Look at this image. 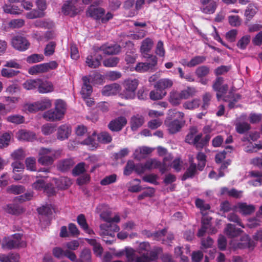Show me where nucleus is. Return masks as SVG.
Returning <instances> with one entry per match:
<instances>
[{
    "mask_svg": "<svg viewBox=\"0 0 262 262\" xmlns=\"http://www.w3.org/2000/svg\"><path fill=\"white\" fill-rule=\"evenodd\" d=\"M198 91L195 88L188 86L186 89L183 90L180 93L182 99H187L196 95Z\"/></svg>",
    "mask_w": 262,
    "mask_h": 262,
    "instance_id": "33",
    "label": "nucleus"
},
{
    "mask_svg": "<svg viewBox=\"0 0 262 262\" xmlns=\"http://www.w3.org/2000/svg\"><path fill=\"white\" fill-rule=\"evenodd\" d=\"M138 85V80L134 79H127L124 82V88H127V89H130L135 92Z\"/></svg>",
    "mask_w": 262,
    "mask_h": 262,
    "instance_id": "52",
    "label": "nucleus"
},
{
    "mask_svg": "<svg viewBox=\"0 0 262 262\" xmlns=\"http://www.w3.org/2000/svg\"><path fill=\"white\" fill-rule=\"evenodd\" d=\"M25 190L24 186L21 185H11L7 189L8 192L14 194H18L23 193Z\"/></svg>",
    "mask_w": 262,
    "mask_h": 262,
    "instance_id": "50",
    "label": "nucleus"
},
{
    "mask_svg": "<svg viewBox=\"0 0 262 262\" xmlns=\"http://www.w3.org/2000/svg\"><path fill=\"white\" fill-rule=\"evenodd\" d=\"M136 168L137 165H135L134 162L133 161H128L124 168V174L127 176L129 175L134 170L136 171Z\"/></svg>",
    "mask_w": 262,
    "mask_h": 262,
    "instance_id": "61",
    "label": "nucleus"
},
{
    "mask_svg": "<svg viewBox=\"0 0 262 262\" xmlns=\"http://www.w3.org/2000/svg\"><path fill=\"white\" fill-rule=\"evenodd\" d=\"M101 56L94 57L92 55H89L86 59L87 65L91 68H96L100 65Z\"/></svg>",
    "mask_w": 262,
    "mask_h": 262,
    "instance_id": "34",
    "label": "nucleus"
},
{
    "mask_svg": "<svg viewBox=\"0 0 262 262\" xmlns=\"http://www.w3.org/2000/svg\"><path fill=\"white\" fill-rule=\"evenodd\" d=\"M96 212L99 214L100 218L107 223H110L111 212L108 206L105 204L99 205L96 209Z\"/></svg>",
    "mask_w": 262,
    "mask_h": 262,
    "instance_id": "11",
    "label": "nucleus"
},
{
    "mask_svg": "<svg viewBox=\"0 0 262 262\" xmlns=\"http://www.w3.org/2000/svg\"><path fill=\"white\" fill-rule=\"evenodd\" d=\"M39 111L49 108L52 106V101L49 98H46L37 101Z\"/></svg>",
    "mask_w": 262,
    "mask_h": 262,
    "instance_id": "49",
    "label": "nucleus"
},
{
    "mask_svg": "<svg viewBox=\"0 0 262 262\" xmlns=\"http://www.w3.org/2000/svg\"><path fill=\"white\" fill-rule=\"evenodd\" d=\"M18 73H19V71H15L11 69H8L6 68H3L1 70V75L3 77H6L8 78H12L16 76Z\"/></svg>",
    "mask_w": 262,
    "mask_h": 262,
    "instance_id": "54",
    "label": "nucleus"
},
{
    "mask_svg": "<svg viewBox=\"0 0 262 262\" xmlns=\"http://www.w3.org/2000/svg\"><path fill=\"white\" fill-rule=\"evenodd\" d=\"M55 182L57 187L63 189L68 188L72 184L70 179L66 177H61L58 180L55 179Z\"/></svg>",
    "mask_w": 262,
    "mask_h": 262,
    "instance_id": "38",
    "label": "nucleus"
},
{
    "mask_svg": "<svg viewBox=\"0 0 262 262\" xmlns=\"http://www.w3.org/2000/svg\"><path fill=\"white\" fill-rule=\"evenodd\" d=\"M97 139L99 142L103 143H109L112 140V137L108 133L106 132H103L99 134L98 135Z\"/></svg>",
    "mask_w": 262,
    "mask_h": 262,
    "instance_id": "62",
    "label": "nucleus"
},
{
    "mask_svg": "<svg viewBox=\"0 0 262 262\" xmlns=\"http://www.w3.org/2000/svg\"><path fill=\"white\" fill-rule=\"evenodd\" d=\"M120 91V86L117 83L105 85L102 90V94L105 96L115 95Z\"/></svg>",
    "mask_w": 262,
    "mask_h": 262,
    "instance_id": "17",
    "label": "nucleus"
},
{
    "mask_svg": "<svg viewBox=\"0 0 262 262\" xmlns=\"http://www.w3.org/2000/svg\"><path fill=\"white\" fill-rule=\"evenodd\" d=\"M217 6L216 2L212 1L208 4L202 5L201 10L204 13L213 14L214 13Z\"/></svg>",
    "mask_w": 262,
    "mask_h": 262,
    "instance_id": "35",
    "label": "nucleus"
},
{
    "mask_svg": "<svg viewBox=\"0 0 262 262\" xmlns=\"http://www.w3.org/2000/svg\"><path fill=\"white\" fill-rule=\"evenodd\" d=\"M100 235L107 245H111L115 241V233L119 231V227L117 225L102 224L100 226Z\"/></svg>",
    "mask_w": 262,
    "mask_h": 262,
    "instance_id": "1",
    "label": "nucleus"
},
{
    "mask_svg": "<svg viewBox=\"0 0 262 262\" xmlns=\"http://www.w3.org/2000/svg\"><path fill=\"white\" fill-rule=\"evenodd\" d=\"M234 209L243 215H248L253 213L255 209L254 205L246 203H238L234 206Z\"/></svg>",
    "mask_w": 262,
    "mask_h": 262,
    "instance_id": "12",
    "label": "nucleus"
},
{
    "mask_svg": "<svg viewBox=\"0 0 262 262\" xmlns=\"http://www.w3.org/2000/svg\"><path fill=\"white\" fill-rule=\"evenodd\" d=\"M95 134L94 133L92 136L89 137L86 139L82 142L83 144L89 146L91 150H93L97 147V143L95 140Z\"/></svg>",
    "mask_w": 262,
    "mask_h": 262,
    "instance_id": "51",
    "label": "nucleus"
},
{
    "mask_svg": "<svg viewBox=\"0 0 262 262\" xmlns=\"http://www.w3.org/2000/svg\"><path fill=\"white\" fill-rule=\"evenodd\" d=\"M144 122V117L139 114L133 116L130 119V127L132 130H135L141 127Z\"/></svg>",
    "mask_w": 262,
    "mask_h": 262,
    "instance_id": "20",
    "label": "nucleus"
},
{
    "mask_svg": "<svg viewBox=\"0 0 262 262\" xmlns=\"http://www.w3.org/2000/svg\"><path fill=\"white\" fill-rule=\"evenodd\" d=\"M71 132V129L68 125H62L58 129L57 137L59 139L64 140L68 138Z\"/></svg>",
    "mask_w": 262,
    "mask_h": 262,
    "instance_id": "28",
    "label": "nucleus"
},
{
    "mask_svg": "<svg viewBox=\"0 0 262 262\" xmlns=\"http://www.w3.org/2000/svg\"><path fill=\"white\" fill-rule=\"evenodd\" d=\"M221 193L222 194H228L229 196L234 197L236 198H238L241 197L242 191H238L235 189H232L231 190H229L226 187H223L221 190Z\"/></svg>",
    "mask_w": 262,
    "mask_h": 262,
    "instance_id": "43",
    "label": "nucleus"
},
{
    "mask_svg": "<svg viewBox=\"0 0 262 262\" xmlns=\"http://www.w3.org/2000/svg\"><path fill=\"white\" fill-rule=\"evenodd\" d=\"M200 105L199 99L195 98L190 101L185 102L183 104V107L186 110H193L198 108Z\"/></svg>",
    "mask_w": 262,
    "mask_h": 262,
    "instance_id": "39",
    "label": "nucleus"
},
{
    "mask_svg": "<svg viewBox=\"0 0 262 262\" xmlns=\"http://www.w3.org/2000/svg\"><path fill=\"white\" fill-rule=\"evenodd\" d=\"M206 156L202 152H199L196 155V159L199 162L198 168L199 170L202 171L205 166Z\"/></svg>",
    "mask_w": 262,
    "mask_h": 262,
    "instance_id": "48",
    "label": "nucleus"
},
{
    "mask_svg": "<svg viewBox=\"0 0 262 262\" xmlns=\"http://www.w3.org/2000/svg\"><path fill=\"white\" fill-rule=\"evenodd\" d=\"M43 59V56L42 55L34 54L28 56L26 60L29 63H33L40 62Z\"/></svg>",
    "mask_w": 262,
    "mask_h": 262,
    "instance_id": "63",
    "label": "nucleus"
},
{
    "mask_svg": "<svg viewBox=\"0 0 262 262\" xmlns=\"http://www.w3.org/2000/svg\"><path fill=\"white\" fill-rule=\"evenodd\" d=\"M241 229H236L234 226L231 224H228L225 229V233L231 237L236 236L241 233Z\"/></svg>",
    "mask_w": 262,
    "mask_h": 262,
    "instance_id": "36",
    "label": "nucleus"
},
{
    "mask_svg": "<svg viewBox=\"0 0 262 262\" xmlns=\"http://www.w3.org/2000/svg\"><path fill=\"white\" fill-rule=\"evenodd\" d=\"M58 64L55 61L33 66L28 70V73L31 75H37L48 72L52 70L56 69Z\"/></svg>",
    "mask_w": 262,
    "mask_h": 262,
    "instance_id": "4",
    "label": "nucleus"
},
{
    "mask_svg": "<svg viewBox=\"0 0 262 262\" xmlns=\"http://www.w3.org/2000/svg\"><path fill=\"white\" fill-rule=\"evenodd\" d=\"M25 25V20L23 19H14L8 24V26L11 28H20Z\"/></svg>",
    "mask_w": 262,
    "mask_h": 262,
    "instance_id": "59",
    "label": "nucleus"
},
{
    "mask_svg": "<svg viewBox=\"0 0 262 262\" xmlns=\"http://www.w3.org/2000/svg\"><path fill=\"white\" fill-rule=\"evenodd\" d=\"M166 95V93L161 89H157L151 91L149 93V98L152 100L162 99Z\"/></svg>",
    "mask_w": 262,
    "mask_h": 262,
    "instance_id": "41",
    "label": "nucleus"
},
{
    "mask_svg": "<svg viewBox=\"0 0 262 262\" xmlns=\"http://www.w3.org/2000/svg\"><path fill=\"white\" fill-rule=\"evenodd\" d=\"M24 109L29 113H35L39 111L37 101L32 103L25 104Z\"/></svg>",
    "mask_w": 262,
    "mask_h": 262,
    "instance_id": "60",
    "label": "nucleus"
},
{
    "mask_svg": "<svg viewBox=\"0 0 262 262\" xmlns=\"http://www.w3.org/2000/svg\"><path fill=\"white\" fill-rule=\"evenodd\" d=\"M83 85L82 87L81 94L82 98L86 99L89 97L92 93V87L89 84L91 83L90 77L84 76L82 77Z\"/></svg>",
    "mask_w": 262,
    "mask_h": 262,
    "instance_id": "15",
    "label": "nucleus"
},
{
    "mask_svg": "<svg viewBox=\"0 0 262 262\" xmlns=\"http://www.w3.org/2000/svg\"><path fill=\"white\" fill-rule=\"evenodd\" d=\"M154 46L153 40L147 37L141 42L140 47V52L144 58H146Z\"/></svg>",
    "mask_w": 262,
    "mask_h": 262,
    "instance_id": "14",
    "label": "nucleus"
},
{
    "mask_svg": "<svg viewBox=\"0 0 262 262\" xmlns=\"http://www.w3.org/2000/svg\"><path fill=\"white\" fill-rule=\"evenodd\" d=\"M255 246L254 241L251 240L247 235L244 236L242 238V242L238 243L237 247L239 248H253Z\"/></svg>",
    "mask_w": 262,
    "mask_h": 262,
    "instance_id": "30",
    "label": "nucleus"
},
{
    "mask_svg": "<svg viewBox=\"0 0 262 262\" xmlns=\"http://www.w3.org/2000/svg\"><path fill=\"white\" fill-rule=\"evenodd\" d=\"M209 73V69L206 66L198 67L195 72L196 75L199 78H202L207 75Z\"/></svg>",
    "mask_w": 262,
    "mask_h": 262,
    "instance_id": "56",
    "label": "nucleus"
},
{
    "mask_svg": "<svg viewBox=\"0 0 262 262\" xmlns=\"http://www.w3.org/2000/svg\"><path fill=\"white\" fill-rule=\"evenodd\" d=\"M117 175L113 174L110 176H106L102 179L100 181V184L101 185L105 186L114 183L116 181Z\"/></svg>",
    "mask_w": 262,
    "mask_h": 262,
    "instance_id": "55",
    "label": "nucleus"
},
{
    "mask_svg": "<svg viewBox=\"0 0 262 262\" xmlns=\"http://www.w3.org/2000/svg\"><path fill=\"white\" fill-rule=\"evenodd\" d=\"M184 122L175 119L167 124L168 130L170 134H175L180 130Z\"/></svg>",
    "mask_w": 262,
    "mask_h": 262,
    "instance_id": "21",
    "label": "nucleus"
},
{
    "mask_svg": "<svg viewBox=\"0 0 262 262\" xmlns=\"http://www.w3.org/2000/svg\"><path fill=\"white\" fill-rule=\"evenodd\" d=\"M127 120L124 117H120L110 122L108 126L112 131L118 132L126 125Z\"/></svg>",
    "mask_w": 262,
    "mask_h": 262,
    "instance_id": "13",
    "label": "nucleus"
},
{
    "mask_svg": "<svg viewBox=\"0 0 262 262\" xmlns=\"http://www.w3.org/2000/svg\"><path fill=\"white\" fill-rule=\"evenodd\" d=\"M11 135L9 133H5L0 136V148L7 147L10 143Z\"/></svg>",
    "mask_w": 262,
    "mask_h": 262,
    "instance_id": "47",
    "label": "nucleus"
},
{
    "mask_svg": "<svg viewBox=\"0 0 262 262\" xmlns=\"http://www.w3.org/2000/svg\"><path fill=\"white\" fill-rule=\"evenodd\" d=\"M33 188L37 190L44 189L49 195H52L54 193L55 191L53 187H48L45 186V182L42 180H37L33 184Z\"/></svg>",
    "mask_w": 262,
    "mask_h": 262,
    "instance_id": "23",
    "label": "nucleus"
},
{
    "mask_svg": "<svg viewBox=\"0 0 262 262\" xmlns=\"http://www.w3.org/2000/svg\"><path fill=\"white\" fill-rule=\"evenodd\" d=\"M62 11L65 15L73 16L78 13V10L76 5L69 4H65L62 8Z\"/></svg>",
    "mask_w": 262,
    "mask_h": 262,
    "instance_id": "32",
    "label": "nucleus"
},
{
    "mask_svg": "<svg viewBox=\"0 0 262 262\" xmlns=\"http://www.w3.org/2000/svg\"><path fill=\"white\" fill-rule=\"evenodd\" d=\"M21 235L19 234H14L11 237H5L2 247L4 249H12L19 246Z\"/></svg>",
    "mask_w": 262,
    "mask_h": 262,
    "instance_id": "6",
    "label": "nucleus"
},
{
    "mask_svg": "<svg viewBox=\"0 0 262 262\" xmlns=\"http://www.w3.org/2000/svg\"><path fill=\"white\" fill-rule=\"evenodd\" d=\"M236 130L239 134H243L248 130L250 128V125L246 122L237 123L235 125Z\"/></svg>",
    "mask_w": 262,
    "mask_h": 262,
    "instance_id": "57",
    "label": "nucleus"
},
{
    "mask_svg": "<svg viewBox=\"0 0 262 262\" xmlns=\"http://www.w3.org/2000/svg\"><path fill=\"white\" fill-rule=\"evenodd\" d=\"M258 11V7L254 4H250L245 12L246 19L250 20Z\"/></svg>",
    "mask_w": 262,
    "mask_h": 262,
    "instance_id": "31",
    "label": "nucleus"
},
{
    "mask_svg": "<svg viewBox=\"0 0 262 262\" xmlns=\"http://www.w3.org/2000/svg\"><path fill=\"white\" fill-rule=\"evenodd\" d=\"M100 49L106 54H116L120 52L121 47L119 45L102 46Z\"/></svg>",
    "mask_w": 262,
    "mask_h": 262,
    "instance_id": "27",
    "label": "nucleus"
},
{
    "mask_svg": "<svg viewBox=\"0 0 262 262\" xmlns=\"http://www.w3.org/2000/svg\"><path fill=\"white\" fill-rule=\"evenodd\" d=\"M223 81L222 77H219L215 79L212 86L213 89L217 92L216 97L218 99L222 96V94L225 93L228 89L227 84L222 85Z\"/></svg>",
    "mask_w": 262,
    "mask_h": 262,
    "instance_id": "10",
    "label": "nucleus"
},
{
    "mask_svg": "<svg viewBox=\"0 0 262 262\" xmlns=\"http://www.w3.org/2000/svg\"><path fill=\"white\" fill-rule=\"evenodd\" d=\"M17 136L19 140L28 141H33L36 138L34 133L25 130H19L17 133Z\"/></svg>",
    "mask_w": 262,
    "mask_h": 262,
    "instance_id": "19",
    "label": "nucleus"
},
{
    "mask_svg": "<svg viewBox=\"0 0 262 262\" xmlns=\"http://www.w3.org/2000/svg\"><path fill=\"white\" fill-rule=\"evenodd\" d=\"M11 44L14 48L20 51L27 50L30 43L27 39L21 36H16L11 39Z\"/></svg>",
    "mask_w": 262,
    "mask_h": 262,
    "instance_id": "7",
    "label": "nucleus"
},
{
    "mask_svg": "<svg viewBox=\"0 0 262 262\" xmlns=\"http://www.w3.org/2000/svg\"><path fill=\"white\" fill-rule=\"evenodd\" d=\"M104 13L105 10L103 8L92 5L88 8L86 14L88 16L98 20L101 19Z\"/></svg>",
    "mask_w": 262,
    "mask_h": 262,
    "instance_id": "9",
    "label": "nucleus"
},
{
    "mask_svg": "<svg viewBox=\"0 0 262 262\" xmlns=\"http://www.w3.org/2000/svg\"><path fill=\"white\" fill-rule=\"evenodd\" d=\"M73 164V161L71 159L61 160L58 164V168L63 171H66L72 167Z\"/></svg>",
    "mask_w": 262,
    "mask_h": 262,
    "instance_id": "44",
    "label": "nucleus"
},
{
    "mask_svg": "<svg viewBox=\"0 0 262 262\" xmlns=\"http://www.w3.org/2000/svg\"><path fill=\"white\" fill-rule=\"evenodd\" d=\"M250 174L251 177L256 178L255 181H251L249 182L250 185L257 186L262 184V172L253 171L250 172Z\"/></svg>",
    "mask_w": 262,
    "mask_h": 262,
    "instance_id": "40",
    "label": "nucleus"
},
{
    "mask_svg": "<svg viewBox=\"0 0 262 262\" xmlns=\"http://www.w3.org/2000/svg\"><path fill=\"white\" fill-rule=\"evenodd\" d=\"M212 98V95L209 92H205L202 96V104L201 108L203 110H207L210 105Z\"/></svg>",
    "mask_w": 262,
    "mask_h": 262,
    "instance_id": "37",
    "label": "nucleus"
},
{
    "mask_svg": "<svg viewBox=\"0 0 262 262\" xmlns=\"http://www.w3.org/2000/svg\"><path fill=\"white\" fill-rule=\"evenodd\" d=\"M250 41V36L249 35H245L242 37L237 42V47L242 49L244 50L246 48L247 45L249 44Z\"/></svg>",
    "mask_w": 262,
    "mask_h": 262,
    "instance_id": "53",
    "label": "nucleus"
},
{
    "mask_svg": "<svg viewBox=\"0 0 262 262\" xmlns=\"http://www.w3.org/2000/svg\"><path fill=\"white\" fill-rule=\"evenodd\" d=\"M202 136V133L199 132L197 127L191 126L185 137V141L189 144L193 145L196 149H199V143Z\"/></svg>",
    "mask_w": 262,
    "mask_h": 262,
    "instance_id": "5",
    "label": "nucleus"
},
{
    "mask_svg": "<svg viewBox=\"0 0 262 262\" xmlns=\"http://www.w3.org/2000/svg\"><path fill=\"white\" fill-rule=\"evenodd\" d=\"M158 168L162 173L165 172L164 166H162V163L156 159H149L144 164H137L136 172L141 174L146 170Z\"/></svg>",
    "mask_w": 262,
    "mask_h": 262,
    "instance_id": "3",
    "label": "nucleus"
},
{
    "mask_svg": "<svg viewBox=\"0 0 262 262\" xmlns=\"http://www.w3.org/2000/svg\"><path fill=\"white\" fill-rule=\"evenodd\" d=\"M53 83L49 80L38 78L37 91L40 94L52 93L54 91Z\"/></svg>",
    "mask_w": 262,
    "mask_h": 262,
    "instance_id": "8",
    "label": "nucleus"
},
{
    "mask_svg": "<svg viewBox=\"0 0 262 262\" xmlns=\"http://www.w3.org/2000/svg\"><path fill=\"white\" fill-rule=\"evenodd\" d=\"M60 151H53L49 148H41L38 152V162L43 165H51L55 159L60 155Z\"/></svg>",
    "mask_w": 262,
    "mask_h": 262,
    "instance_id": "2",
    "label": "nucleus"
},
{
    "mask_svg": "<svg viewBox=\"0 0 262 262\" xmlns=\"http://www.w3.org/2000/svg\"><path fill=\"white\" fill-rule=\"evenodd\" d=\"M6 119L8 122L15 124H21L25 121L24 117L18 114L10 115Z\"/></svg>",
    "mask_w": 262,
    "mask_h": 262,
    "instance_id": "42",
    "label": "nucleus"
},
{
    "mask_svg": "<svg viewBox=\"0 0 262 262\" xmlns=\"http://www.w3.org/2000/svg\"><path fill=\"white\" fill-rule=\"evenodd\" d=\"M77 222L81 228L87 233L89 234H94L93 230L90 229L86 223L84 215L82 214L79 215L77 218Z\"/></svg>",
    "mask_w": 262,
    "mask_h": 262,
    "instance_id": "25",
    "label": "nucleus"
},
{
    "mask_svg": "<svg viewBox=\"0 0 262 262\" xmlns=\"http://www.w3.org/2000/svg\"><path fill=\"white\" fill-rule=\"evenodd\" d=\"M67 108L66 102L61 99H57L55 101V110L63 118Z\"/></svg>",
    "mask_w": 262,
    "mask_h": 262,
    "instance_id": "26",
    "label": "nucleus"
},
{
    "mask_svg": "<svg viewBox=\"0 0 262 262\" xmlns=\"http://www.w3.org/2000/svg\"><path fill=\"white\" fill-rule=\"evenodd\" d=\"M119 62V58L112 57L105 59L103 61V65L106 67H114L117 66Z\"/></svg>",
    "mask_w": 262,
    "mask_h": 262,
    "instance_id": "58",
    "label": "nucleus"
},
{
    "mask_svg": "<svg viewBox=\"0 0 262 262\" xmlns=\"http://www.w3.org/2000/svg\"><path fill=\"white\" fill-rule=\"evenodd\" d=\"M43 118L49 121H55L62 119L55 110L54 111L53 110H50L46 111L43 114Z\"/></svg>",
    "mask_w": 262,
    "mask_h": 262,
    "instance_id": "24",
    "label": "nucleus"
},
{
    "mask_svg": "<svg viewBox=\"0 0 262 262\" xmlns=\"http://www.w3.org/2000/svg\"><path fill=\"white\" fill-rule=\"evenodd\" d=\"M3 10L5 13L11 14H20L23 10L19 9L17 6L5 5L3 6Z\"/></svg>",
    "mask_w": 262,
    "mask_h": 262,
    "instance_id": "46",
    "label": "nucleus"
},
{
    "mask_svg": "<svg viewBox=\"0 0 262 262\" xmlns=\"http://www.w3.org/2000/svg\"><path fill=\"white\" fill-rule=\"evenodd\" d=\"M182 100V99L180 92L174 90H172L170 92L168 101L172 105L177 106L179 105Z\"/></svg>",
    "mask_w": 262,
    "mask_h": 262,
    "instance_id": "22",
    "label": "nucleus"
},
{
    "mask_svg": "<svg viewBox=\"0 0 262 262\" xmlns=\"http://www.w3.org/2000/svg\"><path fill=\"white\" fill-rule=\"evenodd\" d=\"M153 149L146 146L140 147L137 148L134 153V158L138 160L144 158L147 155L150 154Z\"/></svg>",
    "mask_w": 262,
    "mask_h": 262,
    "instance_id": "18",
    "label": "nucleus"
},
{
    "mask_svg": "<svg viewBox=\"0 0 262 262\" xmlns=\"http://www.w3.org/2000/svg\"><path fill=\"white\" fill-rule=\"evenodd\" d=\"M172 80L168 78H163L159 80L156 83L155 87L163 91L165 89L171 88L173 85Z\"/></svg>",
    "mask_w": 262,
    "mask_h": 262,
    "instance_id": "29",
    "label": "nucleus"
},
{
    "mask_svg": "<svg viewBox=\"0 0 262 262\" xmlns=\"http://www.w3.org/2000/svg\"><path fill=\"white\" fill-rule=\"evenodd\" d=\"M38 78L35 79H29L23 84V88L26 90H32L37 89Z\"/></svg>",
    "mask_w": 262,
    "mask_h": 262,
    "instance_id": "45",
    "label": "nucleus"
},
{
    "mask_svg": "<svg viewBox=\"0 0 262 262\" xmlns=\"http://www.w3.org/2000/svg\"><path fill=\"white\" fill-rule=\"evenodd\" d=\"M189 166L187 168L186 171L183 175L182 180H185L189 178H192L196 174L197 170H199L198 166L194 162V158L193 157H189Z\"/></svg>",
    "mask_w": 262,
    "mask_h": 262,
    "instance_id": "16",
    "label": "nucleus"
},
{
    "mask_svg": "<svg viewBox=\"0 0 262 262\" xmlns=\"http://www.w3.org/2000/svg\"><path fill=\"white\" fill-rule=\"evenodd\" d=\"M157 254L155 252H152L150 257L149 258L147 255H145L143 253V255L141 257H137L136 262H149L150 260H153L157 258Z\"/></svg>",
    "mask_w": 262,
    "mask_h": 262,
    "instance_id": "64",
    "label": "nucleus"
}]
</instances>
